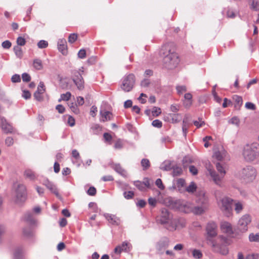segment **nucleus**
<instances>
[{
	"label": "nucleus",
	"mask_w": 259,
	"mask_h": 259,
	"mask_svg": "<svg viewBox=\"0 0 259 259\" xmlns=\"http://www.w3.org/2000/svg\"><path fill=\"white\" fill-rule=\"evenodd\" d=\"M22 78L24 82H28L30 81L31 77L27 73H24L22 75Z\"/></svg>",
	"instance_id": "5fc2aeb1"
},
{
	"label": "nucleus",
	"mask_w": 259,
	"mask_h": 259,
	"mask_svg": "<svg viewBox=\"0 0 259 259\" xmlns=\"http://www.w3.org/2000/svg\"><path fill=\"white\" fill-rule=\"evenodd\" d=\"M23 219L31 225H35L36 224V221L34 219L31 212L28 211L26 212L24 215Z\"/></svg>",
	"instance_id": "4be33fe9"
},
{
	"label": "nucleus",
	"mask_w": 259,
	"mask_h": 259,
	"mask_svg": "<svg viewBox=\"0 0 259 259\" xmlns=\"http://www.w3.org/2000/svg\"><path fill=\"white\" fill-rule=\"evenodd\" d=\"M160 141L161 144H166L171 142V139L168 136H164L160 138Z\"/></svg>",
	"instance_id": "864d4df0"
},
{
	"label": "nucleus",
	"mask_w": 259,
	"mask_h": 259,
	"mask_svg": "<svg viewBox=\"0 0 259 259\" xmlns=\"http://www.w3.org/2000/svg\"><path fill=\"white\" fill-rule=\"evenodd\" d=\"M216 167L218 171L220 172L219 174H217L215 171L212 169V166L210 164V162L206 163V168L208 171L210 176L216 184H219L224 177L226 171L220 162L216 163Z\"/></svg>",
	"instance_id": "7ed1b4c3"
},
{
	"label": "nucleus",
	"mask_w": 259,
	"mask_h": 259,
	"mask_svg": "<svg viewBox=\"0 0 259 259\" xmlns=\"http://www.w3.org/2000/svg\"><path fill=\"white\" fill-rule=\"evenodd\" d=\"M222 230L230 236H232L233 230L231 225L228 222H224L221 225Z\"/></svg>",
	"instance_id": "5701e85b"
},
{
	"label": "nucleus",
	"mask_w": 259,
	"mask_h": 259,
	"mask_svg": "<svg viewBox=\"0 0 259 259\" xmlns=\"http://www.w3.org/2000/svg\"><path fill=\"white\" fill-rule=\"evenodd\" d=\"M243 156L247 161H253L259 159V143H253L246 145L243 149Z\"/></svg>",
	"instance_id": "f03ea898"
},
{
	"label": "nucleus",
	"mask_w": 259,
	"mask_h": 259,
	"mask_svg": "<svg viewBox=\"0 0 259 259\" xmlns=\"http://www.w3.org/2000/svg\"><path fill=\"white\" fill-rule=\"evenodd\" d=\"M86 52L85 50L81 49L78 53V57L80 59H83L85 57Z\"/></svg>",
	"instance_id": "69168bd1"
},
{
	"label": "nucleus",
	"mask_w": 259,
	"mask_h": 259,
	"mask_svg": "<svg viewBox=\"0 0 259 259\" xmlns=\"http://www.w3.org/2000/svg\"><path fill=\"white\" fill-rule=\"evenodd\" d=\"M16 201L17 203L24 201L27 197L26 188L23 184H18L16 189Z\"/></svg>",
	"instance_id": "0eeeda50"
},
{
	"label": "nucleus",
	"mask_w": 259,
	"mask_h": 259,
	"mask_svg": "<svg viewBox=\"0 0 259 259\" xmlns=\"http://www.w3.org/2000/svg\"><path fill=\"white\" fill-rule=\"evenodd\" d=\"M174 165L175 164L171 161H165L162 163L160 168L165 171H169L172 169Z\"/></svg>",
	"instance_id": "a878e982"
},
{
	"label": "nucleus",
	"mask_w": 259,
	"mask_h": 259,
	"mask_svg": "<svg viewBox=\"0 0 259 259\" xmlns=\"http://www.w3.org/2000/svg\"><path fill=\"white\" fill-rule=\"evenodd\" d=\"M251 222L250 217L248 214L243 215L239 220L238 229L241 232H245L248 229V225Z\"/></svg>",
	"instance_id": "9b49d317"
},
{
	"label": "nucleus",
	"mask_w": 259,
	"mask_h": 259,
	"mask_svg": "<svg viewBox=\"0 0 259 259\" xmlns=\"http://www.w3.org/2000/svg\"><path fill=\"white\" fill-rule=\"evenodd\" d=\"M193 256L195 258H200L202 256V254L200 250L194 249L193 251Z\"/></svg>",
	"instance_id": "49530a36"
},
{
	"label": "nucleus",
	"mask_w": 259,
	"mask_h": 259,
	"mask_svg": "<svg viewBox=\"0 0 259 259\" xmlns=\"http://www.w3.org/2000/svg\"><path fill=\"white\" fill-rule=\"evenodd\" d=\"M157 202V201L155 198L150 197L148 199L149 204L153 207L156 206Z\"/></svg>",
	"instance_id": "0e129e2a"
},
{
	"label": "nucleus",
	"mask_w": 259,
	"mask_h": 259,
	"mask_svg": "<svg viewBox=\"0 0 259 259\" xmlns=\"http://www.w3.org/2000/svg\"><path fill=\"white\" fill-rule=\"evenodd\" d=\"M131 244H121V245H118L115 248L114 252L120 254L122 251L128 252L131 250Z\"/></svg>",
	"instance_id": "a211bd4d"
},
{
	"label": "nucleus",
	"mask_w": 259,
	"mask_h": 259,
	"mask_svg": "<svg viewBox=\"0 0 259 259\" xmlns=\"http://www.w3.org/2000/svg\"><path fill=\"white\" fill-rule=\"evenodd\" d=\"M123 196L126 199H130L133 198L134 196V192L133 191H124L123 192Z\"/></svg>",
	"instance_id": "79ce46f5"
},
{
	"label": "nucleus",
	"mask_w": 259,
	"mask_h": 259,
	"mask_svg": "<svg viewBox=\"0 0 259 259\" xmlns=\"http://www.w3.org/2000/svg\"><path fill=\"white\" fill-rule=\"evenodd\" d=\"M183 174V169L181 167L175 164L172 168V175L173 177L180 176Z\"/></svg>",
	"instance_id": "c85d7f7f"
},
{
	"label": "nucleus",
	"mask_w": 259,
	"mask_h": 259,
	"mask_svg": "<svg viewBox=\"0 0 259 259\" xmlns=\"http://www.w3.org/2000/svg\"><path fill=\"white\" fill-rule=\"evenodd\" d=\"M202 198L201 206H196L192 208V211L196 214H200L203 212L204 209L206 208L205 204L206 203L207 200L204 194L201 196Z\"/></svg>",
	"instance_id": "dca6fc26"
},
{
	"label": "nucleus",
	"mask_w": 259,
	"mask_h": 259,
	"mask_svg": "<svg viewBox=\"0 0 259 259\" xmlns=\"http://www.w3.org/2000/svg\"><path fill=\"white\" fill-rule=\"evenodd\" d=\"M245 107L248 109L252 110H254L256 109L255 105L251 102H246Z\"/></svg>",
	"instance_id": "4d7b16f0"
},
{
	"label": "nucleus",
	"mask_w": 259,
	"mask_h": 259,
	"mask_svg": "<svg viewBox=\"0 0 259 259\" xmlns=\"http://www.w3.org/2000/svg\"><path fill=\"white\" fill-rule=\"evenodd\" d=\"M43 93L36 91L33 95L35 99L39 102L42 101L44 100V98L41 95Z\"/></svg>",
	"instance_id": "a19ab883"
},
{
	"label": "nucleus",
	"mask_w": 259,
	"mask_h": 259,
	"mask_svg": "<svg viewBox=\"0 0 259 259\" xmlns=\"http://www.w3.org/2000/svg\"><path fill=\"white\" fill-rule=\"evenodd\" d=\"M197 188V186L195 183L193 182H191L190 184L188 187L186 186L185 191L189 193H194Z\"/></svg>",
	"instance_id": "473e14b6"
},
{
	"label": "nucleus",
	"mask_w": 259,
	"mask_h": 259,
	"mask_svg": "<svg viewBox=\"0 0 259 259\" xmlns=\"http://www.w3.org/2000/svg\"><path fill=\"white\" fill-rule=\"evenodd\" d=\"M17 43L18 45L17 46H23L25 45L26 40L23 37L19 36L17 39Z\"/></svg>",
	"instance_id": "de8ad7c7"
},
{
	"label": "nucleus",
	"mask_w": 259,
	"mask_h": 259,
	"mask_svg": "<svg viewBox=\"0 0 259 259\" xmlns=\"http://www.w3.org/2000/svg\"><path fill=\"white\" fill-rule=\"evenodd\" d=\"M71 96V94L69 92H67L65 94H61V99L59 100V101H61V100L64 101H68L70 99Z\"/></svg>",
	"instance_id": "ea45409f"
},
{
	"label": "nucleus",
	"mask_w": 259,
	"mask_h": 259,
	"mask_svg": "<svg viewBox=\"0 0 259 259\" xmlns=\"http://www.w3.org/2000/svg\"><path fill=\"white\" fill-rule=\"evenodd\" d=\"M69 106L71 110L75 113L77 114L79 112L78 109L77 107L76 104H74L73 103H71L69 104Z\"/></svg>",
	"instance_id": "13d9d810"
},
{
	"label": "nucleus",
	"mask_w": 259,
	"mask_h": 259,
	"mask_svg": "<svg viewBox=\"0 0 259 259\" xmlns=\"http://www.w3.org/2000/svg\"><path fill=\"white\" fill-rule=\"evenodd\" d=\"M210 140H212L211 136H206L203 139V141L205 142L204 146L205 148L208 147L210 145L208 141Z\"/></svg>",
	"instance_id": "bf43d9fd"
},
{
	"label": "nucleus",
	"mask_w": 259,
	"mask_h": 259,
	"mask_svg": "<svg viewBox=\"0 0 259 259\" xmlns=\"http://www.w3.org/2000/svg\"><path fill=\"white\" fill-rule=\"evenodd\" d=\"M36 91L43 93L46 91L45 86L43 82L40 81L39 82Z\"/></svg>",
	"instance_id": "3c124183"
},
{
	"label": "nucleus",
	"mask_w": 259,
	"mask_h": 259,
	"mask_svg": "<svg viewBox=\"0 0 259 259\" xmlns=\"http://www.w3.org/2000/svg\"><path fill=\"white\" fill-rule=\"evenodd\" d=\"M13 49L16 56L20 58H21L23 54L21 48L20 46H16L14 47Z\"/></svg>",
	"instance_id": "e433bc0d"
},
{
	"label": "nucleus",
	"mask_w": 259,
	"mask_h": 259,
	"mask_svg": "<svg viewBox=\"0 0 259 259\" xmlns=\"http://www.w3.org/2000/svg\"><path fill=\"white\" fill-rule=\"evenodd\" d=\"M111 167L117 173L120 174L123 177H127V173L125 169H124L119 164H112Z\"/></svg>",
	"instance_id": "412c9836"
},
{
	"label": "nucleus",
	"mask_w": 259,
	"mask_h": 259,
	"mask_svg": "<svg viewBox=\"0 0 259 259\" xmlns=\"http://www.w3.org/2000/svg\"><path fill=\"white\" fill-rule=\"evenodd\" d=\"M105 217L111 224L118 225L119 223V220L115 215L110 214H105Z\"/></svg>",
	"instance_id": "b1692460"
},
{
	"label": "nucleus",
	"mask_w": 259,
	"mask_h": 259,
	"mask_svg": "<svg viewBox=\"0 0 259 259\" xmlns=\"http://www.w3.org/2000/svg\"><path fill=\"white\" fill-rule=\"evenodd\" d=\"M58 49L63 55L67 53V42L65 39H60L58 41Z\"/></svg>",
	"instance_id": "6ab92c4d"
},
{
	"label": "nucleus",
	"mask_w": 259,
	"mask_h": 259,
	"mask_svg": "<svg viewBox=\"0 0 259 259\" xmlns=\"http://www.w3.org/2000/svg\"><path fill=\"white\" fill-rule=\"evenodd\" d=\"M161 214L160 219H157V221L161 224H166L168 223L171 215L166 208L161 209Z\"/></svg>",
	"instance_id": "4468645a"
},
{
	"label": "nucleus",
	"mask_w": 259,
	"mask_h": 259,
	"mask_svg": "<svg viewBox=\"0 0 259 259\" xmlns=\"http://www.w3.org/2000/svg\"><path fill=\"white\" fill-rule=\"evenodd\" d=\"M225 155V152L224 151H217L213 153V157L219 161H222Z\"/></svg>",
	"instance_id": "7c9ffc66"
},
{
	"label": "nucleus",
	"mask_w": 259,
	"mask_h": 259,
	"mask_svg": "<svg viewBox=\"0 0 259 259\" xmlns=\"http://www.w3.org/2000/svg\"><path fill=\"white\" fill-rule=\"evenodd\" d=\"M48 42L44 40H41L37 43V46L40 49L46 48L48 47Z\"/></svg>",
	"instance_id": "a18cd8bd"
},
{
	"label": "nucleus",
	"mask_w": 259,
	"mask_h": 259,
	"mask_svg": "<svg viewBox=\"0 0 259 259\" xmlns=\"http://www.w3.org/2000/svg\"><path fill=\"white\" fill-rule=\"evenodd\" d=\"M24 253V251L22 247L17 248L14 251V256L15 259H21Z\"/></svg>",
	"instance_id": "cd10ccee"
},
{
	"label": "nucleus",
	"mask_w": 259,
	"mask_h": 259,
	"mask_svg": "<svg viewBox=\"0 0 259 259\" xmlns=\"http://www.w3.org/2000/svg\"><path fill=\"white\" fill-rule=\"evenodd\" d=\"M161 53L163 55V62L165 68L172 69L177 67L180 59L174 49H170L168 46H165L162 48Z\"/></svg>",
	"instance_id": "f257e3e1"
},
{
	"label": "nucleus",
	"mask_w": 259,
	"mask_h": 259,
	"mask_svg": "<svg viewBox=\"0 0 259 259\" xmlns=\"http://www.w3.org/2000/svg\"><path fill=\"white\" fill-rule=\"evenodd\" d=\"M134 184L140 191H144L145 190L144 184L142 182L136 181L134 182Z\"/></svg>",
	"instance_id": "58836bf2"
},
{
	"label": "nucleus",
	"mask_w": 259,
	"mask_h": 259,
	"mask_svg": "<svg viewBox=\"0 0 259 259\" xmlns=\"http://www.w3.org/2000/svg\"><path fill=\"white\" fill-rule=\"evenodd\" d=\"M155 184L159 188H160L161 190H163L164 188L162 181L160 179H157L156 180Z\"/></svg>",
	"instance_id": "e2e57ef3"
},
{
	"label": "nucleus",
	"mask_w": 259,
	"mask_h": 259,
	"mask_svg": "<svg viewBox=\"0 0 259 259\" xmlns=\"http://www.w3.org/2000/svg\"><path fill=\"white\" fill-rule=\"evenodd\" d=\"M143 170H147L150 166V163L148 159H142L141 162Z\"/></svg>",
	"instance_id": "f704fd0d"
},
{
	"label": "nucleus",
	"mask_w": 259,
	"mask_h": 259,
	"mask_svg": "<svg viewBox=\"0 0 259 259\" xmlns=\"http://www.w3.org/2000/svg\"><path fill=\"white\" fill-rule=\"evenodd\" d=\"M249 239L250 242H259V233H251L249 236Z\"/></svg>",
	"instance_id": "4c0bfd02"
},
{
	"label": "nucleus",
	"mask_w": 259,
	"mask_h": 259,
	"mask_svg": "<svg viewBox=\"0 0 259 259\" xmlns=\"http://www.w3.org/2000/svg\"><path fill=\"white\" fill-rule=\"evenodd\" d=\"M77 38V34L76 33L70 34L68 37V42L70 44L74 43Z\"/></svg>",
	"instance_id": "37998d69"
},
{
	"label": "nucleus",
	"mask_w": 259,
	"mask_h": 259,
	"mask_svg": "<svg viewBox=\"0 0 259 259\" xmlns=\"http://www.w3.org/2000/svg\"><path fill=\"white\" fill-rule=\"evenodd\" d=\"M2 45L4 49H9L11 47V43L9 40H5L3 42Z\"/></svg>",
	"instance_id": "338daca9"
},
{
	"label": "nucleus",
	"mask_w": 259,
	"mask_h": 259,
	"mask_svg": "<svg viewBox=\"0 0 259 259\" xmlns=\"http://www.w3.org/2000/svg\"><path fill=\"white\" fill-rule=\"evenodd\" d=\"M24 175L26 178L29 179L30 181H34L37 179V176L35 172L30 169H26Z\"/></svg>",
	"instance_id": "393cba45"
},
{
	"label": "nucleus",
	"mask_w": 259,
	"mask_h": 259,
	"mask_svg": "<svg viewBox=\"0 0 259 259\" xmlns=\"http://www.w3.org/2000/svg\"><path fill=\"white\" fill-rule=\"evenodd\" d=\"M250 8L255 11H259V1L258 0H249L248 1Z\"/></svg>",
	"instance_id": "bb28decb"
},
{
	"label": "nucleus",
	"mask_w": 259,
	"mask_h": 259,
	"mask_svg": "<svg viewBox=\"0 0 259 259\" xmlns=\"http://www.w3.org/2000/svg\"><path fill=\"white\" fill-rule=\"evenodd\" d=\"M42 184L45 185L52 193H54L58 198L61 196L58 192L56 186L48 179L45 180L42 182Z\"/></svg>",
	"instance_id": "2eb2a0df"
},
{
	"label": "nucleus",
	"mask_w": 259,
	"mask_h": 259,
	"mask_svg": "<svg viewBox=\"0 0 259 259\" xmlns=\"http://www.w3.org/2000/svg\"><path fill=\"white\" fill-rule=\"evenodd\" d=\"M152 125L154 127L160 128L162 127V122L159 120L155 119L152 121Z\"/></svg>",
	"instance_id": "603ef678"
},
{
	"label": "nucleus",
	"mask_w": 259,
	"mask_h": 259,
	"mask_svg": "<svg viewBox=\"0 0 259 259\" xmlns=\"http://www.w3.org/2000/svg\"><path fill=\"white\" fill-rule=\"evenodd\" d=\"M185 226V221L183 218L175 219L172 220L167 225L166 228L170 231H174L179 228H183Z\"/></svg>",
	"instance_id": "9d476101"
},
{
	"label": "nucleus",
	"mask_w": 259,
	"mask_h": 259,
	"mask_svg": "<svg viewBox=\"0 0 259 259\" xmlns=\"http://www.w3.org/2000/svg\"><path fill=\"white\" fill-rule=\"evenodd\" d=\"M0 126L5 133L8 134L13 133V128L12 126L9 124L4 118H2L0 119Z\"/></svg>",
	"instance_id": "f3484780"
},
{
	"label": "nucleus",
	"mask_w": 259,
	"mask_h": 259,
	"mask_svg": "<svg viewBox=\"0 0 259 259\" xmlns=\"http://www.w3.org/2000/svg\"><path fill=\"white\" fill-rule=\"evenodd\" d=\"M217 226L214 222H209L207 224L206 230V238L209 241H211L212 239L217 235Z\"/></svg>",
	"instance_id": "1a4fd4ad"
},
{
	"label": "nucleus",
	"mask_w": 259,
	"mask_h": 259,
	"mask_svg": "<svg viewBox=\"0 0 259 259\" xmlns=\"http://www.w3.org/2000/svg\"><path fill=\"white\" fill-rule=\"evenodd\" d=\"M256 176V170L251 166H247L244 167L239 172L240 179L245 183L252 182L255 179Z\"/></svg>",
	"instance_id": "20e7f679"
},
{
	"label": "nucleus",
	"mask_w": 259,
	"mask_h": 259,
	"mask_svg": "<svg viewBox=\"0 0 259 259\" xmlns=\"http://www.w3.org/2000/svg\"><path fill=\"white\" fill-rule=\"evenodd\" d=\"M233 201V199L229 197L223 198L221 200V209L227 217L230 216L232 213Z\"/></svg>",
	"instance_id": "6e6552de"
},
{
	"label": "nucleus",
	"mask_w": 259,
	"mask_h": 259,
	"mask_svg": "<svg viewBox=\"0 0 259 259\" xmlns=\"http://www.w3.org/2000/svg\"><path fill=\"white\" fill-rule=\"evenodd\" d=\"M152 113L154 116H158L161 113L160 108L157 107H154L152 110Z\"/></svg>",
	"instance_id": "09e8293b"
},
{
	"label": "nucleus",
	"mask_w": 259,
	"mask_h": 259,
	"mask_svg": "<svg viewBox=\"0 0 259 259\" xmlns=\"http://www.w3.org/2000/svg\"><path fill=\"white\" fill-rule=\"evenodd\" d=\"M33 65V67L37 70H40L43 67L42 62L39 59H35L34 60Z\"/></svg>",
	"instance_id": "72a5a7b5"
},
{
	"label": "nucleus",
	"mask_w": 259,
	"mask_h": 259,
	"mask_svg": "<svg viewBox=\"0 0 259 259\" xmlns=\"http://www.w3.org/2000/svg\"><path fill=\"white\" fill-rule=\"evenodd\" d=\"M137 206L140 208H143L146 204V202L143 199H140L136 203Z\"/></svg>",
	"instance_id": "052dcab7"
},
{
	"label": "nucleus",
	"mask_w": 259,
	"mask_h": 259,
	"mask_svg": "<svg viewBox=\"0 0 259 259\" xmlns=\"http://www.w3.org/2000/svg\"><path fill=\"white\" fill-rule=\"evenodd\" d=\"M212 250L215 252L220 253L223 255H227L229 252V249L226 244H210Z\"/></svg>",
	"instance_id": "f8f14e48"
},
{
	"label": "nucleus",
	"mask_w": 259,
	"mask_h": 259,
	"mask_svg": "<svg viewBox=\"0 0 259 259\" xmlns=\"http://www.w3.org/2000/svg\"><path fill=\"white\" fill-rule=\"evenodd\" d=\"M170 117L171 118L172 122L175 123L179 122L182 119V115L180 114H170Z\"/></svg>",
	"instance_id": "c9c22d12"
},
{
	"label": "nucleus",
	"mask_w": 259,
	"mask_h": 259,
	"mask_svg": "<svg viewBox=\"0 0 259 259\" xmlns=\"http://www.w3.org/2000/svg\"><path fill=\"white\" fill-rule=\"evenodd\" d=\"M233 99L235 102V107L239 109L243 103L242 97L238 95H234Z\"/></svg>",
	"instance_id": "c756f323"
},
{
	"label": "nucleus",
	"mask_w": 259,
	"mask_h": 259,
	"mask_svg": "<svg viewBox=\"0 0 259 259\" xmlns=\"http://www.w3.org/2000/svg\"><path fill=\"white\" fill-rule=\"evenodd\" d=\"M135 82V77L133 74L125 76L121 84V89L125 92H130L133 88Z\"/></svg>",
	"instance_id": "423d86ee"
},
{
	"label": "nucleus",
	"mask_w": 259,
	"mask_h": 259,
	"mask_svg": "<svg viewBox=\"0 0 259 259\" xmlns=\"http://www.w3.org/2000/svg\"><path fill=\"white\" fill-rule=\"evenodd\" d=\"M89 195L94 196L96 194V189L94 187H90L87 191Z\"/></svg>",
	"instance_id": "6e6d98bb"
},
{
	"label": "nucleus",
	"mask_w": 259,
	"mask_h": 259,
	"mask_svg": "<svg viewBox=\"0 0 259 259\" xmlns=\"http://www.w3.org/2000/svg\"><path fill=\"white\" fill-rule=\"evenodd\" d=\"M176 90L179 94H181L187 91V88L185 85H179L176 87Z\"/></svg>",
	"instance_id": "8fccbe9b"
},
{
	"label": "nucleus",
	"mask_w": 259,
	"mask_h": 259,
	"mask_svg": "<svg viewBox=\"0 0 259 259\" xmlns=\"http://www.w3.org/2000/svg\"><path fill=\"white\" fill-rule=\"evenodd\" d=\"M11 80L13 82H19L21 81L20 76L18 74H15L12 76Z\"/></svg>",
	"instance_id": "680f3d73"
},
{
	"label": "nucleus",
	"mask_w": 259,
	"mask_h": 259,
	"mask_svg": "<svg viewBox=\"0 0 259 259\" xmlns=\"http://www.w3.org/2000/svg\"><path fill=\"white\" fill-rule=\"evenodd\" d=\"M243 209V206L241 202H238L235 203V210L237 213H240Z\"/></svg>",
	"instance_id": "c03bdc74"
},
{
	"label": "nucleus",
	"mask_w": 259,
	"mask_h": 259,
	"mask_svg": "<svg viewBox=\"0 0 259 259\" xmlns=\"http://www.w3.org/2000/svg\"><path fill=\"white\" fill-rule=\"evenodd\" d=\"M100 114L102 117V121H105L106 120H110L111 119L112 113L109 111H100Z\"/></svg>",
	"instance_id": "2f4dec72"
},
{
	"label": "nucleus",
	"mask_w": 259,
	"mask_h": 259,
	"mask_svg": "<svg viewBox=\"0 0 259 259\" xmlns=\"http://www.w3.org/2000/svg\"><path fill=\"white\" fill-rule=\"evenodd\" d=\"M80 72H83V67L79 70H72L71 78L77 89L81 91L84 88V81Z\"/></svg>",
	"instance_id": "39448f33"
},
{
	"label": "nucleus",
	"mask_w": 259,
	"mask_h": 259,
	"mask_svg": "<svg viewBox=\"0 0 259 259\" xmlns=\"http://www.w3.org/2000/svg\"><path fill=\"white\" fill-rule=\"evenodd\" d=\"M259 257V254L257 253H253L251 254H248L246 257V259H258Z\"/></svg>",
	"instance_id": "774afa93"
},
{
	"label": "nucleus",
	"mask_w": 259,
	"mask_h": 259,
	"mask_svg": "<svg viewBox=\"0 0 259 259\" xmlns=\"http://www.w3.org/2000/svg\"><path fill=\"white\" fill-rule=\"evenodd\" d=\"M185 206V202L181 200H174L171 203V207L176 209L182 210Z\"/></svg>",
	"instance_id": "aec40b11"
},
{
	"label": "nucleus",
	"mask_w": 259,
	"mask_h": 259,
	"mask_svg": "<svg viewBox=\"0 0 259 259\" xmlns=\"http://www.w3.org/2000/svg\"><path fill=\"white\" fill-rule=\"evenodd\" d=\"M171 188L178 190L180 193L185 192L186 182L185 180L179 178L174 181Z\"/></svg>",
	"instance_id": "ddd939ff"
}]
</instances>
